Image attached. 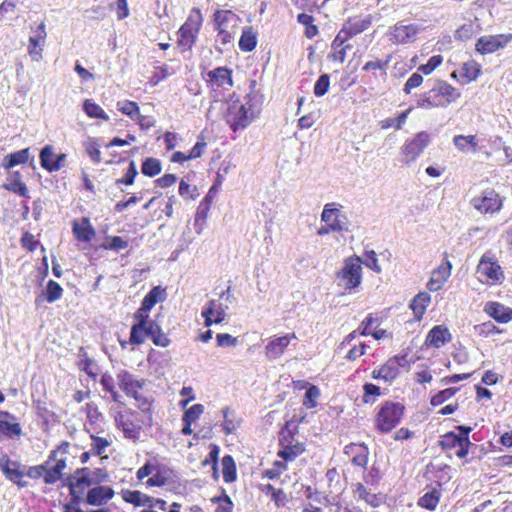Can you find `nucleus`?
Instances as JSON below:
<instances>
[{"label":"nucleus","instance_id":"25","mask_svg":"<svg viewBox=\"0 0 512 512\" xmlns=\"http://www.w3.org/2000/svg\"><path fill=\"white\" fill-rule=\"evenodd\" d=\"M484 311L500 323H507L512 320V309L498 302L486 303Z\"/></svg>","mask_w":512,"mask_h":512},{"label":"nucleus","instance_id":"21","mask_svg":"<svg viewBox=\"0 0 512 512\" xmlns=\"http://www.w3.org/2000/svg\"><path fill=\"white\" fill-rule=\"evenodd\" d=\"M207 81L216 90L220 87H231L233 85L231 70L226 67H217L207 72Z\"/></svg>","mask_w":512,"mask_h":512},{"label":"nucleus","instance_id":"50","mask_svg":"<svg viewBox=\"0 0 512 512\" xmlns=\"http://www.w3.org/2000/svg\"><path fill=\"white\" fill-rule=\"evenodd\" d=\"M62 287L55 281L49 280L46 287L45 298L49 303H53L61 298Z\"/></svg>","mask_w":512,"mask_h":512},{"label":"nucleus","instance_id":"9","mask_svg":"<svg viewBox=\"0 0 512 512\" xmlns=\"http://www.w3.org/2000/svg\"><path fill=\"white\" fill-rule=\"evenodd\" d=\"M472 206L482 214L495 213L502 208V199L493 189L484 190L481 195L472 198Z\"/></svg>","mask_w":512,"mask_h":512},{"label":"nucleus","instance_id":"45","mask_svg":"<svg viewBox=\"0 0 512 512\" xmlns=\"http://www.w3.org/2000/svg\"><path fill=\"white\" fill-rule=\"evenodd\" d=\"M5 187L7 190L19 194L22 197H28V189L26 185L21 181V175L19 172L13 173L11 182Z\"/></svg>","mask_w":512,"mask_h":512},{"label":"nucleus","instance_id":"31","mask_svg":"<svg viewBox=\"0 0 512 512\" xmlns=\"http://www.w3.org/2000/svg\"><path fill=\"white\" fill-rule=\"evenodd\" d=\"M30 157V149L25 148L5 156L2 166L5 169H11L17 165L25 164Z\"/></svg>","mask_w":512,"mask_h":512},{"label":"nucleus","instance_id":"35","mask_svg":"<svg viewBox=\"0 0 512 512\" xmlns=\"http://www.w3.org/2000/svg\"><path fill=\"white\" fill-rule=\"evenodd\" d=\"M19 466L20 464L18 462L12 461L10 459V463L4 469L3 474L8 480L18 485L19 487H25L26 482L22 481L24 473L19 470Z\"/></svg>","mask_w":512,"mask_h":512},{"label":"nucleus","instance_id":"51","mask_svg":"<svg viewBox=\"0 0 512 512\" xmlns=\"http://www.w3.org/2000/svg\"><path fill=\"white\" fill-rule=\"evenodd\" d=\"M410 113V109H407L401 112L396 118H387L381 122V127L383 129H387L390 127H395L396 129H401L405 124L408 114Z\"/></svg>","mask_w":512,"mask_h":512},{"label":"nucleus","instance_id":"27","mask_svg":"<svg viewBox=\"0 0 512 512\" xmlns=\"http://www.w3.org/2000/svg\"><path fill=\"white\" fill-rule=\"evenodd\" d=\"M396 360L388 359L379 369L373 370L372 377L374 379H381L386 382H392L399 375V369L395 365Z\"/></svg>","mask_w":512,"mask_h":512},{"label":"nucleus","instance_id":"43","mask_svg":"<svg viewBox=\"0 0 512 512\" xmlns=\"http://www.w3.org/2000/svg\"><path fill=\"white\" fill-rule=\"evenodd\" d=\"M149 326H140L133 324L130 331L129 342L133 345H140L148 338Z\"/></svg>","mask_w":512,"mask_h":512},{"label":"nucleus","instance_id":"20","mask_svg":"<svg viewBox=\"0 0 512 512\" xmlns=\"http://www.w3.org/2000/svg\"><path fill=\"white\" fill-rule=\"evenodd\" d=\"M344 453L350 457L353 465L359 467L367 465L369 449L364 443H350L344 447Z\"/></svg>","mask_w":512,"mask_h":512},{"label":"nucleus","instance_id":"40","mask_svg":"<svg viewBox=\"0 0 512 512\" xmlns=\"http://www.w3.org/2000/svg\"><path fill=\"white\" fill-rule=\"evenodd\" d=\"M300 13L297 16V21L301 25L305 26V36L309 39L315 37L318 34V28L313 24L314 18L312 15L305 13Z\"/></svg>","mask_w":512,"mask_h":512},{"label":"nucleus","instance_id":"53","mask_svg":"<svg viewBox=\"0 0 512 512\" xmlns=\"http://www.w3.org/2000/svg\"><path fill=\"white\" fill-rule=\"evenodd\" d=\"M118 110L123 114L129 116L132 120H135L139 116V106L133 101H123L117 103Z\"/></svg>","mask_w":512,"mask_h":512},{"label":"nucleus","instance_id":"18","mask_svg":"<svg viewBox=\"0 0 512 512\" xmlns=\"http://www.w3.org/2000/svg\"><path fill=\"white\" fill-rule=\"evenodd\" d=\"M240 21L238 15L230 10H218L214 13L216 30L225 29L228 31H236Z\"/></svg>","mask_w":512,"mask_h":512},{"label":"nucleus","instance_id":"22","mask_svg":"<svg viewBox=\"0 0 512 512\" xmlns=\"http://www.w3.org/2000/svg\"><path fill=\"white\" fill-rule=\"evenodd\" d=\"M114 490L109 486L97 485L87 492L86 503L92 506H102L111 500Z\"/></svg>","mask_w":512,"mask_h":512},{"label":"nucleus","instance_id":"11","mask_svg":"<svg viewBox=\"0 0 512 512\" xmlns=\"http://www.w3.org/2000/svg\"><path fill=\"white\" fill-rule=\"evenodd\" d=\"M333 205V203H328L324 206L321 213V221L328 224L336 232H348L349 227L346 215L338 208H334Z\"/></svg>","mask_w":512,"mask_h":512},{"label":"nucleus","instance_id":"3","mask_svg":"<svg viewBox=\"0 0 512 512\" xmlns=\"http://www.w3.org/2000/svg\"><path fill=\"white\" fill-rule=\"evenodd\" d=\"M203 22L199 9L193 8L184 24L177 32V46L182 52L190 51L194 46Z\"/></svg>","mask_w":512,"mask_h":512},{"label":"nucleus","instance_id":"64","mask_svg":"<svg viewBox=\"0 0 512 512\" xmlns=\"http://www.w3.org/2000/svg\"><path fill=\"white\" fill-rule=\"evenodd\" d=\"M179 195L185 199H194L198 196L195 186H191L186 181L181 180L179 183Z\"/></svg>","mask_w":512,"mask_h":512},{"label":"nucleus","instance_id":"52","mask_svg":"<svg viewBox=\"0 0 512 512\" xmlns=\"http://www.w3.org/2000/svg\"><path fill=\"white\" fill-rule=\"evenodd\" d=\"M458 391V388H446L442 391L437 392L431 397L430 403L432 406L436 407L441 404H443L445 401L453 397L456 392Z\"/></svg>","mask_w":512,"mask_h":512},{"label":"nucleus","instance_id":"29","mask_svg":"<svg viewBox=\"0 0 512 512\" xmlns=\"http://www.w3.org/2000/svg\"><path fill=\"white\" fill-rule=\"evenodd\" d=\"M453 144L461 152H476L478 139L475 135H456Z\"/></svg>","mask_w":512,"mask_h":512},{"label":"nucleus","instance_id":"8","mask_svg":"<svg viewBox=\"0 0 512 512\" xmlns=\"http://www.w3.org/2000/svg\"><path fill=\"white\" fill-rule=\"evenodd\" d=\"M77 485L87 488L92 485H99L106 482L109 478L107 471L103 468H95L91 470L88 467L78 468L73 475L69 476Z\"/></svg>","mask_w":512,"mask_h":512},{"label":"nucleus","instance_id":"1","mask_svg":"<svg viewBox=\"0 0 512 512\" xmlns=\"http://www.w3.org/2000/svg\"><path fill=\"white\" fill-rule=\"evenodd\" d=\"M262 109V96L257 92H250L244 100L231 98L228 102L225 120L233 132L247 128L260 114Z\"/></svg>","mask_w":512,"mask_h":512},{"label":"nucleus","instance_id":"36","mask_svg":"<svg viewBox=\"0 0 512 512\" xmlns=\"http://www.w3.org/2000/svg\"><path fill=\"white\" fill-rule=\"evenodd\" d=\"M257 45V35L251 27H246L242 31L239 40V48L244 52H250L255 49Z\"/></svg>","mask_w":512,"mask_h":512},{"label":"nucleus","instance_id":"41","mask_svg":"<svg viewBox=\"0 0 512 512\" xmlns=\"http://www.w3.org/2000/svg\"><path fill=\"white\" fill-rule=\"evenodd\" d=\"M439 500L440 492L437 489H432L419 498L418 505L429 510H434Z\"/></svg>","mask_w":512,"mask_h":512},{"label":"nucleus","instance_id":"34","mask_svg":"<svg viewBox=\"0 0 512 512\" xmlns=\"http://www.w3.org/2000/svg\"><path fill=\"white\" fill-rule=\"evenodd\" d=\"M73 233L78 240L84 242L91 241L95 235V231L87 218H83L81 225L76 222L73 224Z\"/></svg>","mask_w":512,"mask_h":512},{"label":"nucleus","instance_id":"37","mask_svg":"<svg viewBox=\"0 0 512 512\" xmlns=\"http://www.w3.org/2000/svg\"><path fill=\"white\" fill-rule=\"evenodd\" d=\"M65 485L68 486L70 491L71 499L68 503L65 505L78 507L80 502L82 501L83 494L85 492V488L81 487L80 485H77L76 482L68 477L65 480Z\"/></svg>","mask_w":512,"mask_h":512},{"label":"nucleus","instance_id":"39","mask_svg":"<svg viewBox=\"0 0 512 512\" xmlns=\"http://www.w3.org/2000/svg\"><path fill=\"white\" fill-rule=\"evenodd\" d=\"M222 473L223 479L226 483L235 481L236 479V465L231 455H225L222 458Z\"/></svg>","mask_w":512,"mask_h":512},{"label":"nucleus","instance_id":"23","mask_svg":"<svg viewBox=\"0 0 512 512\" xmlns=\"http://www.w3.org/2000/svg\"><path fill=\"white\" fill-rule=\"evenodd\" d=\"M373 22V16L368 14L365 16H356L349 18L343 25V28L351 38L363 31L367 30Z\"/></svg>","mask_w":512,"mask_h":512},{"label":"nucleus","instance_id":"63","mask_svg":"<svg viewBox=\"0 0 512 512\" xmlns=\"http://www.w3.org/2000/svg\"><path fill=\"white\" fill-rule=\"evenodd\" d=\"M212 501L217 503L215 512H232L233 503L228 495L223 494L221 497H214Z\"/></svg>","mask_w":512,"mask_h":512},{"label":"nucleus","instance_id":"58","mask_svg":"<svg viewBox=\"0 0 512 512\" xmlns=\"http://www.w3.org/2000/svg\"><path fill=\"white\" fill-rule=\"evenodd\" d=\"M474 329L478 335L484 336V337H487V336L495 334V333H500V330H498L496 325L491 321H487V322L475 325Z\"/></svg>","mask_w":512,"mask_h":512},{"label":"nucleus","instance_id":"12","mask_svg":"<svg viewBox=\"0 0 512 512\" xmlns=\"http://www.w3.org/2000/svg\"><path fill=\"white\" fill-rule=\"evenodd\" d=\"M439 445L441 448L445 451H452L454 450V453L459 458H464L467 456L469 452V447L471 445V442L469 438H460L456 433L454 432H448L441 436Z\"/></svg>","mask_w":512,"mask_h":512},{"label":"nucleus","instance_id":"28","mask_svg":"<svg viewBox=\"0 0 512 512\" xmlns=\"http://www.w3.org/2000/svg\"><path fill=\"white\" fill-rule=\"evenodd\" d=\"M431 302V296L427 292H419L411 301L410 308L415 317L420 320Z\"/></svg>","mask_w":512,"mask_h":512},{"label":"nucleus","instance_id":"16","mask_svg":"<svg viewBox=\"0 0 512 512\" xmlns=\"http://www.w3.org/2000/svg\"><path fill=\"white\" fill-rule=\"evenodd\" d=\"M65 160L66 154L56 155L54 148L50 145L44 146L40 152V164L49 172L59 171L64 166Z\"/></svg>","mask_w":512,"mask_h":512},{"label":"nucleus","instance_id":"48","mask_svg":"<svg viewBox=\"0 0 512 512\" xmlns=\"http://www.w3.org/2000/svg\"><path fill=\"white\" fill-rule=\"evenodd\" d=\"M480 74V66L476 62L464 63L461 68V76L466 82L476 80Z\"/></svg>","mask_w":512,"mask_h":512},{"label":"nucleus","instance_id":"4","mask_svg":"<svg viewBox=\"0 0 512 512\" xmlns=\"http://www.w3.org/2000/svg\"><path fill=\"white\" fill-rule=\"evenodd\" d=\"M405 407L399 402L385 401L375 416V427L381 433L392 431L401 421Z\"/></svg>","mask_w":512,"mask_h":512},{"label":"nucleus","instance_id":"2","mask_svg":"<svg viewBox=\"0 0 512 512\" xmlns=\"http://www.w3.org/2000/svg\"><path fill=\"white\" fill-rule=\"evenodd\" d=\"M461 92L446 81L437 80L426 92L422 93L417 100V107L422 109L445 108L457 101Z\"/></svg>","mask_w":512,"mask_h":512},{"label":"nucleus","instance_id":"10","mask_svg":"<svg viewBox=\"0 0 512 512\" xmlns=\"http://www.w3.org/2000/svg\"><path fill=\"white\" fill-rule=\"evenodd\" d=\"M476 273L478 279L485 284L500 282L504 278L501 267L486 256L481 258Z\"/></svg>","mask_w":512,"mask_h":512},{"label":"nucleus","instance_id":"13","mask_svg":"<svg viewBox=\"0 0 512 512\" xmlns=\"http://www.w3.org/2000/svg\"><path fill=\"white\" fill-rule=\"evenodd\" d=\"M134 413L135 412L131 409L119 411L116 413L114 420L117 428L122 430L125 438L136 441L139 439L141 427L132 421L131 416H133Z\"/></svg>","mask_w":512,"mask_h":512},{"label":"nucleus","instance_id":"59","mask_svg":"<svg viewBox=\"0 0 512 512\" xmlns=\"http://www.w3.org/2000/svg\"><path fill=\"white\" fill-rule=\"evenodd\" d=\"M204 406L202 404H194L184 412L183 422H195L203 413Z\"/></svg>","mask_w":512,"mask_h":512},{"label":"nucleus","instance_id":"26","mask_svg":"<svg viewBox=\"0 0 512 512\" xmlns=\"http://www.w3.org/2000/svg\"><path fill=\"white\" fill-rule=\"evenodd\" d=\"M451 340V334L448 330V328L438 325L433 327L427 337H426V344L433 346L435 348H439L443 346L445 343L450 342Z\"/></svg>","mask_w":512,"mask_h":512},{"label":"nucleus","instance_id":"15","mask_svg":"<svg viewBox=\"0 0 512 512\" xmlns=\"http://www.w3.org/2000/svg\"><path fill=\"white\" fill-rule=\"evenodd\" d=\"M512 39V35H494L480 37L476 43V50L481 54H488L503 48Z\"/></svg>","mask_w":512,"mask_h":512},{"label":"nucleus","instance_id":"57","mask_svg":"<svg viewBox=\"0 0 512 512\" xmlns=\"http://www.w3.org/2000/svg\"><path fill=\"white\" fill-rule=\"evenodd\" d=\"M138 175V171L136 169V165L134 161H131L129 167L125 173L123 178L117 179L115 184L120 186L121 184L132 185L134 183L135 177Z\"/></svg>","mask_w":512,"mask_h":512},{"label":"nucleus","instance_id":"47","mask_svg":"<svg viewBox=\"0 0 512 512\" xmlns=\"http://www.w3.org/2000/svg\"><path fill=\"white\" fill-rule=\"evenodd\" d=\"M478 32V25L468 22L460 26L455 32V38L461 41H466Z\"/></svg>","mask_w":512,"mask_h":512},{"label":"nucleus","instance_id":"32","mask_svg":"<svg viewBox=\"0 0 512 512\" xmlns=\"http://www.w3.org/2000/svg\"><path fill=\"white\" fill-rule=\"evenodd\" d=\"M148 338H150L156 346L167 347L170 344V339L162 331L159 324L153 320H151L148 328Z\"/></svg>","mask_w":512,"mask_h":512},{"label":"nucleus","instance_id":"49","mask_svg":"<svg viewBox=\"0 0 512 512\" xmlns=\"http://www.w3.org/2000/svg\"><path fill=\"white\" fill-rule=\"evenodd\" d=\"M303 447L300 444L296 445H283V448L279 450L278 456L285 461L294 460L298 455L303 452Z\"/></svg>","mask_w":512,"mask_h":512},{"label":"nucleus","instance_id":"56","mask_svg":"<svg viewBox=\"0 0 512 512\" xmlns=\"http://www.w3.org/2000/svg\"><path fill=\"white\" fill-rule=\"evenodd\" d=\"M330 86V77L328 74H322L314 85V94L317 97L325 95Z\"/></svg>","mask_w":512,"mask_h":512},{"label":"nucleus","instance_id":"46","mask_svg":"<svg viewBox=\"0 0 512 512\" xmlns=\"http://www.w3.org/2000/svg\"><path fill=\"white\" fill-rule=\"evenodd\" d=\"M0 434L8 438L19 437L22 434V429L19 423L0 420Z\"/></svg>","mask_w":512,"mask_h":512},{"label":"nucleus","instance_id":"19","mask_svg":"<svg viewBox=\"0 0 512 512\" xmlns=\"http://www.w3.org/2000/svg\"><path fill=\"white\" fill-rule=\"evenodd\" d=\"M451 269L452 265L450 261L446 260L432 272V275L426 285L427 289L431 292L440 290L451 275Z\"/></svg>","mask_w":512,"mask_h":512},{"label":"nucleus","instance_id":"44","mask_svg":"<svg viewBox=\"0 0 512 512\" xmlns=\"http://www.w3.org/2000/svg\"><path fill=\"white\" fill-rule=\"evenodd\" d=\"M32 33L33 34L29 38V44L33 47L43 48L47 36L45 23L41 22L35 29H33Z\"/></svg>","mask_w":512,"mask_h":512},{"label":"nucleus","instance_id":"42","mask_svg":"<svg viewBox=\"0 0 512 512\" xmlns=\"http://www.w3.org/2000/svg\"><path fill=\"white\" fill-rule=\"evenodd\" d=\"M161 170L162 166L160 160L154 157L146 158L141 166V172L148 177H154L158 175Z\"/></svg>","mask_w":512,"mask_h":512},{"label":"nucleus","instance_id":"61","mask_svg":"<svg viewBox=\"0 0 512 512\" xmlns=\"http://www.w3.org/2000/svg\"><path fill=\"white\" fill-rule=\"evenodd\" d=\"M365 259L362 260V264H364L366 267L370 268L376 273L381 272V267L378 264V259L375 251L369 250L364 253Z\"/></svg>","mask_w":512,"mask_h":512},{"label":"nucleus","instance_id":"55","mask_svg":"<svg viewBox=\"0 0 512 512\" xmlns=\"http://www.w3.org/2000/svg\"><path fill=\"white\" fill-rule=\"evenodd\" d=\"M443 62V57L441 55H434L429 58L426 64L420 65L418 67V72H421L425 75L431 74L441 63Z\"/></svg>","mask_w":512,"mask_h":512},{"label":"nucleus","instance_id":"6","mask_svg":"<svg viewBox=\"0 0 512 512\" xmlns=\"http://www.w3.org/2000/svg\"><path fill=\"white\" fill-rule=\"evenodd\" d=\"M362 259L358 256L348 257L344 260L342 269L337 273V278L343 284L345 290L352 291L362 282Z\"/></svg>","mask_w":512,"mask_h":512},{"label":"nucleus","instance_id":"62","mask_svg":"<svg viewBox=\"0 0 512 512\" xmlns=\"http://www.w3.org/2000/svg\"><path fill=\"white\" fill-rule=\"evenodd\" d=\"M222 413H223V418H224L223 430H224L225 434H227V435L232 434L237 429L238 423L230 418V415L232 414V412L228 407H225L222 410Z\"/></svg>","mask_w":512,"mask_h":512},{"label":"nucleus","instance_id":"54","mask_svg":"<svg viewBox=\"0 0 512 512\" xmlns=\"http://www.w3.org/2000/svg\"><path fill=\"white\" fill-rule=\"evenodd\" d=\"M320 396V390L317 386L311 385L305 393L303 405L308 408H314L317 406V399Z\"/></svg>","mask_w":512,"mask_h":512},{"label":"nucleus","instance_id":"33","mask_svg":"<svg viewBox=\"0 0 512 512\" xmlns=\"http://www.w3.org/2000/svg\"><path fill=\"white\" fill-rule=\"evenodd\" d=\"M165 297V289L160 286L153 287L143 298L141 306L143 307V310L151 311L154 305L159 301H163Z\"/></svg>","mask_w":512,"mask_h":512},{"label":"nucleus","instance_id":"30","mask_svg":"<svg viewBox=\"0 0 512 512\" xmlns=\"http://www.w3.org/2000/svg\"><path fill=\"white\" fill-rule=\"evenodd\" d=\"M121 496L125 502L133 504L136 507L147 506L151 502V496L138 490H122Z\"/></svg>","mask_w":512,"mask_h":512},{"label":"nucleus","instance_id":"38","mask_svg":"<svg viewBox=\"0 0 512 512\" xmlns=\"http://www.w3.org/2000/svg\"><path fill=\"white\" fill-rule=\"evenodd\" d=\"M83 111L90 118L102 119L104 121L109 120V116L106 114V112L98 104L90 99L84 101Z\"/></svg>","mask_w":512,"mask_h":512},{"label":"nucleus","instance_id":"17","mask_svg":"<svg viewBox=\"0 0 512 512\" xmlns=\"http://www.w3.org/2000/svg\"><path fill=\"white\" fill-rule=\"evenodd\" d=\"M292 339H296L294 333L272 338L265 347V354L269 360L278 359L283 355Z\"/></svg>","mask_w":512,"mask_h":512},{"label":"nucleus","instance_id":"14","mask_svg":"<svg viewBox=\"0 0 512 512\" xmlns=\"http://www.w3.org/2000/svg\"><path fill=\"white\" fill-rule=\"evenodd\" d=\"M218 300H209L202 308L201 316L204 318V326L210 327L213 324H219L226 318V309Z\"/></svg>","mask_w":512,"mask_h":512},{"label":"nucleus","instance_id":"5","mask_svg":"<svg viewBox=\"0 0 512 512\" xmlns=\"http://www.w3.org/2000/svg\"><path fill=\"white\" fill-rule=\"evenodd\" d=\"M422 31L421 25L401 20L389 27L386 38L394 45H406L415 42Z\"/></svg>","mask_w":512,"mask_h":512},{"label":"nucleus","instance_id":"7","mask_svg":"<svg viewBox=\"0 0 512 512\" xmlns=\"http://www.w3.org/2000/svg\"><path fill=\"white\" fill-rule=\"evenodd\" d=\"M430 143V135L425 132L417 133L412 139L407 140L401 148L403 162L410 164L414 162Z\"/></svg>","mask_w":512,"mask_h":512},{"label":"nucleus","instance_id":"60","mask_svg":"<svg viewBox=\"0 0 512 512\" xmlns=\"http://www.w3.org/2000/svg\"><path fill=\"white\" fill-rule=\"evenodd\" d=\"M363 390H364L363 401L365 403H373L375 401V397H377L381 394L380 387H378L372 383L364 384Z\"/></svg>","mask_w":512,"mask_h":512},{"label":"nucleus","instance_id":"24","mask_svg":"<svg viewBox=\"0 0 512 512\" xmlns=\"http://www.w3.org/2000/svg\"><path fill=\"white\" fill-rule=\"evenodd\" d=\"M117 381L120 389L125 394H131L132 392H135V389H142L145 385L144 379H137L127 370H121L117 374Z\"/></svg>","mask_w":512,"mask_h":512}]
</instances>
